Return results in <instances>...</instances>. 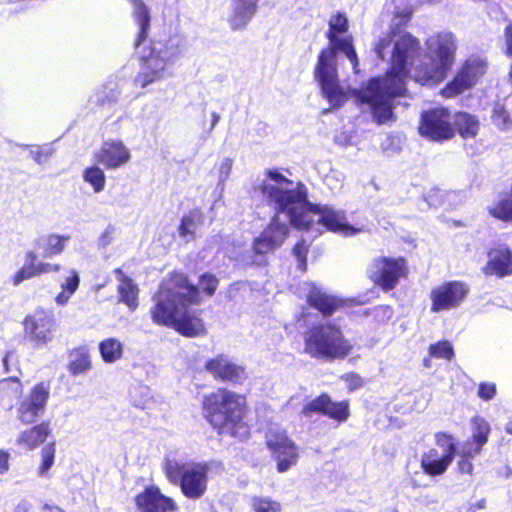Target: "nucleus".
Masks as SVG:
<instances>
[{
	"instance_id": "6e6552de",
	"label": "nucleus",
	"mask_w": 512,
	"mask_h": 512,
	"mask_svg": "<svg viewBox=\"0 0 512 512\" xmlns=\"http://www.w3.org/2000/svg\"><path fill=\"white\" fill-rule=\"evenodd\" d=\"M178 54V47L172 43L153 42L142 71L134 79L135 86L145 88L171 75Z\"/></svg>"
},
{
	"instance_id": "774afa93",
	"label": "nucleus",
	"mask_w": 512,
	"mask_h": 512,
	"mask_svg": "<svg viewBox=\"0 0 512 512\" xmlns=\"http://www.w3.org/2000/svg\"><path fill=\"white\" fill-rule=\"evenodd\" d=\"M34 158H35L36 162L41 163V153L40 152H37Z\"/></svg>"
},
{
	"instance_id": "2eb2a0df",
	"label": "nucleus",
	"mask_w": 512,
	"mask_h": 512,
	"mask_svg": "<svg viewBox=\"0 0 512 512\" xmlns=\"http://www.w3.org/2000/svg\"><path fill=\"white\" fill-rule=\"evenodd\" d=\"M205 369L214 378L235 384H240L247 378L245 368L232 362L226 355H218L208 360Z\"/></svg>"
},
{
	"instance_id": "49530a36",
	"label": "nucleus",
	"mask_w": 512,
	"mask_h": 512,
	"mask_svg": "<svg viewBox=\"0 0 512 512\" xmlns=\"http://www.w3.org/2000/svg\"><path fill=\"white\" fill-rule=\"evenodd\" d=\"M482 447V445L475 441H467L459 450L456 449V455L474 459L481 452Z\"/></svg>"
},
{
	"instance_id": "9d476101",
	"label": "nucleus",
	"mask_w": 512,
	"mask_h": 512,
	"mask_svg": "<svg viewBox=\"0 0 512 512\" xmlns=\"http://www.w3.org/2000/svg\"><path fill=\"white\" fill-rule=\"evenodd\" d=\"M266 445L277 463L279 473L287 472L297 464L299 453L296 444L278 427L271 426L266 432Z\"/></svg>"
},
{
	"instance_id": "ddd939ff",
	"label": "nucleus",
	"mask_w": 512,
	"mask_h": 512,
	"mask_svg": "<svg viewBox=\"0 0 512 512\" xmlns=\"http://www.w3.org/2000/svg\"><path fill=\"white\" fill-rule=\"evenodd\" d=\"M486 68L487 64L483 59H468L453 80L442 90V95L446 98H452L470 89L486 72Z\"/></svg>"
},
{
	"instance_id": "13d9d810",
	"label": "nucleus",
	"mask_w": 512,
	"mask_h": 512,
	"mask_svg": "<svg viewBox=\"0 0 512 512\" xmlns=\"http://www.w3.org/2000/svg\"><path fill=\"white\" fill-rule=\"evenodd\" d=\"M336 180L339 183H342L344 180V174L337 170H332L330 174L326 177L327 185H329L332 189L337 188L331 185V181Z\"/></svg>"
},
{
	"instance_id": "c9c22d12",
	"label": "nucleus",
	"mask_w": 512,
	"mask_h": 512,
	"mask_svg": "<svg viewBox=\"0 0 512 512\" xmlns=\"http://www.w3.org/2000/svg\"><path fill=\"white\" fill-rule=\"evenodd\" d=\"M56 455V443L55 441L47 443L41 449V463L37 469V474L40 477H45L49 470L54 465Z\"/></svg>"
},
{
	"instance_id": "f3484780",
	"label": "nucleus",
	"mask_w": 512,
	"mask_h": 512,
	"mask_svg": "<svg viewBox=\"0 0 512 512\" xmlns=\"http://www.w3.org/2000/svg\"><path fill=\"white\" fill-rule=\"evenodd\" d=\"M140 512H170L175 510L174 501L164 496L156 487H148L136 497Z\"/></svg>"
},
{
	"instance_id": "de8ad7c7",
	"label": "nucleus",
	"mask_w": 512,
	"mask_h": 512,
	"mask_svg": "<svg viewBox=\"0 0 512 512\" xmlns=\"http://www.w3.org/2000/svg\"><path fill=\"white\" fill-rule=\"evenodd\" d=\"M492 119L497 127L505 129L509 123V114L502 105L497 104L493 109Z\"/></svg>"
},
{
	"instance_id": "0eeeda50",
	"label": "nucleus",
	"mask_w": 512,
	"mask_h": 512,
	"mask_svg": "<svg viewBox=\"0 0 512 512\" xmlns=\"http://www.w3.org/2000/svg\"><path fill=\"white\" fill-rule=\"evenodd\" d=\"M169 481L180 486L181 492L189 499L201 498L208 484L210 464L207 462H181L167 459L164 465Z\"/></svg>"
},
{
	"instance_id": "423d86ee",
	"label": "nucleus",
	"mask_w": 512,
	"mask_h": 512,
	"mask_svg": "<svg viewBox=\"0 0 512 512\" xmlns=\"http://www.w3.org/2000/svg\"><path fill=\"white\" fill-rule=\"evenodd\" d=\"M426 44L433 58L429 65L415 69L414 79L422 85L436 84L445 78L453 64L456 39L451 32H442L431 36Z\"/></svg>"
},
{
	"instance_id": "a211bd4d",
	"label": "nucleus",
	"mask_w": 512,
	"mask_h": 512,
	"mask_svg": "<svg viewBox=\"0 0 512 512\" xmlns=\"http://www.w3.org/2000/svg\"><path fill=\"white\" fill-rule=\"evenodd\" d=\"M484 272L499 278L512 275V251L506 245L490 249Z\"/></svg>"
},
{
	"instance_id": "603ef678",
	"label": "nucleus",
	"mask_w": 512,
	"mask_h": 512,
	"mask_svg": "<svg viewBox=\"0 0 512 512\" xmlns=\"http://www.w3.org/2000/svg\"><path fill=\"white\" fill-rule=\"evenodd\" d=\"M341 379L346 383L350 391L357 390L363 385V379L356 373H347Z\"/></svg>"
},
{
	"instance_id": "bf43d9fd",
	"label": "nucleus",
	"mask_w": 512,
	"mask_h": 512,
	"mask_svg": "<svg viewBox=\"0 0 512 512\" xmlns=\"http://www.w3.org/2000/svg\"><path fill=\"white\" fill-rule=\"evenodd\" d=\"M113 228L108 227L99 237V244L103 247L109 245L112 241Z\"/></svg>"
},
{
	"instance_id": "5701e85b",
	"label": "nucleus",
	"mask_w": 512,
	"mask_h": 512,
	"mask_svg": "<svg viewBox=\"0 0 512 512\" xmlns=\"http://www.w3.org/2000/svg\"><path fill=\"white\" fill-rule=\"evenodd\" d=\"M70 240L68 235L49 234L36 239L35 249L38 256L52 258L61 254Z\"/></svg>"
},
{
	"instance_id": "8fccbe9b",
	"label": "nucleus",
	"mask_w": 512,
	"mask_h": 512,
	"mask_svg": "<svg viewBox=\"0 0 512 512\" xmlns=\"http://www.w3.org/2000/svg\"><path fill=\"white\" fill-rule=\"evenodd\" d=\"M496 385L491 382H481L478 387L477 395L484 401H489L496 395Z\"/></svg>"
},
{
	"instance_id": "4468645a",
	"label": "nucleus",
	"mask_w": 512,
	"mask_h": 512,
	"mask_svg": "<svg viewBox=\"0 0 512 512\" xmlns=\"http://www.w3.org/2000/svg\"><path fill=\"white\" fill-rule=\"evenodd\" d=\"M469 288L459 281H450L434 288L430 293L431 311L441 312L458 307L466 298Z\"/></svg>"
},
{
	"instance_id": "4c0bfd02",
	"label": "nucleus",
	"mask_w": 512,
	"mask_h": 512,
	"mask_svg": "<svg viewBox=\"0 0 512 512\" xmlns=\"http://www.w3.org/2000/svg\"><path fill=\"white\" fill-rule=\"evenodd\" d=\"M324 415L335 419L339 422H344L349 417V406L347 402H332L329 398L328 404L326 405Z\"/></svg>"
},
{
	"instance_id": "052dcab7",
	"label": "nucleus",
	"mask_w": 512,
	"mask_h": 512,
	"mask_svg": "<svg viewBox=\"0 0 512 512\" xmlns=\"http://www.w3.org/2000/svg\"><path fill=\"white\" fill-rule=\"evenodd\" d=\"M31 504L27 500L20 501L16 507L15 512H30Z\"/></svg>"
},
{
	"instance_id": "a878e982",
	"label": "nucleus",
	"mask_w": 512,
	"mask_h": 512,
	"mask_svg": "<svg viewBox=\"0 0 512 512\" xmlns=\"http://www.w3.org/2000/svg\"><path fill=\"white\" fill-rule=\"evenodd\" d=\"M133 6V14L139 25L138 37L135 46L139 47L147 37L150 28V10L143 0H131Z\"/></svg>"
},
{
	"instance_id": "72a5a7b5",
	"label": "nucleus",
	"mask_w": 512,
	"mask_h": 512,
	"mask_svg": "<svg viewBox=\"0 0 512 512\" xmlns=\"http://www.w3.org/2000/svg\"><path fill=\"white\" fill-rule=\"evenodd\" d=\"M129 396L133 406L141 409L147 408L153 398L151 389L143 384L131 387Z\"/></svg>"
},
{
	"instance_id": "680f3d73",
	"label": "nucleus",
	"mask_w": 512,
	"mask_h": 512,
	"mask_svg": "<svg viewBox=\"0 0 512 512\" xmlns=\"http://www.w3.org/2000/svg\"><path fill=\"white\" fill-rule=\"evenodd\" d=\"M41 512H63V511L59 506L45 504V505H43Z\"/></svg>"
},
{
	"instance_id": "aec40b11",
	"label": "nucleus",
	"mask_w": 512,
	"mask_h": 512,
	"mask_svg": "<svg viewBox=\"0 0 512 512\" xmlns=\"http://www.w3.org/2000/svg\"><path fill=\"white\" fill-rule=\"evenodd\" d=\"M260 0H231L229 24L233 31L244 29L258 11Z\"/></svg>"
},
{
	"instance_id": "c03bdc74",
	"label": "nucleus",
	"mask_w": 512,
	"mask_h": 512,
	"mask_svg": "<svg viewBox=\"0 0 512 512\" xmlns=\"http://www.w3.org/2000/svg\"><path fill=\"white\" fill-rule=\"evenodd\" d=\"M489 431V424L484 419H476L474 421L473 441L483 446L488 440Z\"/></svg>"
},
{
	"instance_id": "864d4df0",
	"label": "nucleus",
	"mask_w": 512,
	"mask_h": 512,
	"mask_svg": "<svg viewBox=\"0 0 512 512\" xmlns=\"http://www.w3.org/2000/svg\"><path fill=\"white\" fill-rule=\"evenodd\" d=\"M60 268L61 267L59 264H52V263H48V262L38 261V259L36 260V269H37L38 276L43 275V274H49L52 272H58L60 270Z\"/></svg>"
},
{
	"instance_id": "09e8293b",
	"label": "nucleus",
	"mask_w": 512,
	"mask_h": 512,
	"mask_svg": "<svg viewBox=\"0 0 512 512\" xmlns=\"http://www.w3.org/2000/svg\"><path fill=\"white\" fill-rule=\"evenodd\" d=\"M307 252L308 247L305 241H299L293 248V254L299 262L298 268L302 271H305L307 267Z\"/></svg>"
},
{
	"instance_id": "dca6fc26",
	"label": "nucleus",
	"mask_w": 512,
	"mask_h": 512,
	"mask_svg": "<svg viewBox=\"0 0 512 512\" xmlns=\"http://www.w3.org/2000/svg\"><path fill=\"white\" fill-rule=\"evenodd\" d=\"M95 159L107 169H117L130 161L131 153L121 140H110L102 144Z\"/></svg>"
},
{
	"instance_id": "7c9ffc66",
	"label": "nucleus",
	"mask_w": 512,
	"mask_h": 512,
	"mask_svg": "<svg viewBox=\"0 0 512 512\" xmlns=\"http://www.w3.org/2000/svg\"><path fill=\"white\" fill-rule=\"evenodd\" d=\"M44 412L27 398L23 397L17 407V419L22 424H33Z\"/></svg>"
},
{
	"instance_id": "4d7b16f0",
	"label": "nucleus",
	"mask_w": 512,
	"mask_h": 512,
	"mask_svg": "<svg viewBox=\"0 0 512 512\" xmlns=\"http://www.w3.org/2000/svg\"><path fill=\"white\" fill-rule=\"evenodd\" d=\"M9 470V453L0 450V474H4Z\"/></svg>"
},
{
	"instance_id": "5fc2aeb1",
	"label": "nucleus",
	"mask_w": 512,
	"mask_h": 512,
	"mask_svg": "<svg viewBox=\"0 0 512 512\" xmlns=\"http://www.w3.org/2000/svg\"><path fill=\"white\" fill-rule=\"evenodd\" d=\"M460 459L458 461V470L461 473L471 474L473 471V464L471 462V458L459 456Z\"/></svg>"
},
{
	"instance_id": "a18cd8bd",
	"label": "nucleus",
	"mask_w": 512,
	"mask_h": 512,
	"mask_svg": "<svg viewBox=\"0 0 512 512\" xmlns=\"http://www.w3.org/2000/svg\"><path fill=\"white\" fill-rule=\"evenodd\" d=\"M219 280L210 273H204L200 276L198 286L207 295L212 296L218 286Z\"/></svg>"
},
{
	"instance_id": "3c124183",
	"label": "nucleus",
	"mask_w": 512,
	"mask_h": 512,
	"mask_svg": "<svg viewBox=\"0 0 512 512\" xmlns=\"http://www.w3.org/2000/svg\"><path fill=\"white\" fill-rule=\"evenodd\" d=\"M233 165V160L229 157L222 159L219 164L218 172H219V184H224V182L228 179L231 169Z\"/></svg>"
},
{
	"instance_id": "f704fd0d",
	"label": "nucleus",
	"mask_w": 512,
	"mask_h": 512,
	"mask_svg": "<svg viewBox=\"0 0 512 512\" xmlns=\"http://www.w3.org/2000/svg\"><path fill=\"white\" fill-rule=\"evenodd\" d=\"M83 179L86 183L90 184L93 187L95 193H100L105 188V173L100 167L96 165L88 167L84 170Z\"/></svg>"
},
{
	"instance_id": "58836bf2",
	"label": "nucleus",
	"mask_w": 512,
	"mask_h": 512,
	"mask_svg": "<svg viewBox=\"0 0 512 512\" xmlns=\"http://www.w3.org/2000/svg\"><path fill=\"white\" fill-rule=\"evenodd\" d=\"M429 355L450 361L454 357V349L449 341L443 340L429 346Z\"/></svg>"
},
{
	"instance_id": "a19ab883",
	"label": "nucleus",
	"mask_w": 512,
	"mask_h": 512,
	"mask_svg": "<svg viewBox=\"0 0 512 512\" xmlns=\"http://www.w3.org/2000/svg\"><path fill=\"white\" fill-rule=\"evenodd\" d=\"M0 392L10 398H17L22 392V383L16 376L3 379L0 381Z\"/></svg>"
},
{
	"instance_id": "69168bd1",
	"label": "nucleus",
	"mask_w": 512,
	"mask_h": 512,
	"mask_svg": "<svg viewBox=\"0 0 512 512\" xmlns=\"http://www.w3.org/2000/svg\"><path fill=\"white\" fill-rule=\"evenodd\" d=\"M505 431L512 435V421L508 422L506 425H505Z\"/></svg>"
},
{
	"instance_id": "b1692460",
	"label": "nucleus",
	"mask_w": 512,
	"mask_h": 512,
	"mask_svg": "<svg viewBox=\"0 0 512 512\" xmlns=\"http://www.w3.org/2000/svg\"><path fill=\"white\" fill-rule=\"evenodd\" d=\"M119 282L117 291L120 296V302L124 303L129 309L135 310L138 307V287L133 280L127 277L121 269H116Z\"/></svg>"
},
{
	"instance_id": "338daca9",
	"label": "nucleus",
	"mask_w": 512,
	"mask_h": 512,
	"mask_svg": "<svg viewBox=\"0 0 512 512\" xmlns=\"http://www.w3.org/2000/svg\"><path fill=\"white\" fill-rule=\"evenodd\" d=\"M475 506H476L478 509H482V508H484V506H485V500H481V501H479Z\"/></svg>"
},
{
	"instance_id": "e433bc0d",
	"label": "nucleus",
	"mask_w": 512,
	"mask_h": 512,
	"mask_svg": "<svg viewBox=\"0 0 512 512\" xmlns=\"http://www.w3.org/2000/svg\"><path fill=\"white\" fill-rule=\"evenodd\" d=\"M489 213L501 221H512V199L506 195L496 205L489 208Z\"/></svg>"
},
{
	"instance_id": "bb28decb",
	"label": "nucleus",
	"mask_w": 512,
	"mask_h": 512,
	"mask_svg": "<svg viewBox=\"0 0 512 512\" xmlns=\"http://www.w3.org/2000/svg\"><path fill=\"white\" fill-rule=\"evenodd\" d=\"M123 343L116 338H107L99 343V352L105 363H115L123 356Z\"/></svg>"
},
{
	"instance_id": "c85d7f7f",
	"label": "nucleus",
	"mask_w": 512,
	"mask_h": 512,
	"mask_svg": "<svg viewBox=\"0 0 512 512\" xmlns=\"http://www.w3.org/2000/svg\"><path fill=\"white\" fill-rule=\"evenodd\" d=\"M80 284V277L76 270L69 271V275L61 283L62 291L55 297V302L59 306H65L72 295L77 291Z\"/></svg>"
},
{
	"instance_id": "39448f33",
	"label": "nucleus",
	"mask_w": 512,
	"mask_h": 512,
	"mask_svg": "<svg viewBox=\"0 0 512 512\" xmlns=\"http://www.w3.org/2000/svg\"><path fill=\"white\" fill-rule=\"evenodd\" d=\"M352 344L340 327L332 322L318 323L305 335V352L313 358L334 360L345 358Z\"/></svg>"
},
{
	"instance_id": "f257e3e1",
	"label": "nucleus",
	"mask_w": 512,
	"mask_h": 512,
	"mask_svg": "<svg viewBox=\"0 0 512 512\" xmlns=\"http://www.w3.org/2000/svg\"><path fill=\"white\" fill-rule=\"evenodd\" d=\"M348 20L342 13L332 16L329 21L327 37L330 46L323 49L318 56L315 69V78L321 88L322 96L332 108H340L350 97H354L357 104H366L371 110L374 120L384 124L393 116L392 102L397 96L405 93V77L408 64L419 51V41L410 33H391L380 39L375 52L380 59L385 58V51L393 42L391 69L385 77L372 78L361 90H346L339 83L336 53L343 52L349 59L354 73H358L359 60L352 45L351 38H339L337 34L347 31Z\"/></svg>"
},
{
	"instance_id": "2f4dec72",
	"label": "nucleus",
	"mask_w": 512,
	"mask_h": 512,
	"mask_svg": "<svg viewBox=\"0 0 512 512\" xmlns=\"http://www.w3.org/2000/svg\"><path fill=\"white\" fill-rule=\"evenodd\" d=\"M38 255L35 251H29L25 257V263L20 270L16 272L13 277V284L18 286L23 281L37 277L36 260Z\"/></svg>"
},
{
	"instance_id": "cd10ccee",
	"label": "nucleus",
	"mask_w": 512,
	"mask_h": 512,
	"mask_svg": "<svg viewBox=\"0 0 512 512\" xmlns=\"http://www.w3.org/2000/svg\"><path fill=\"white\" fill-rule=\"evenodd\" d=\"M91 368L89 351L86 347H79L70 353L69 371L72 375L85 373Z\"/></svg>"
},
{
	"instance_id": "f03ea898",
	"label": "nucleus",
	"mask_w": 512,
	"mask_h": 512,
	"mask_svg": "<svg viewBox=\"0 0 512 512\" xmlns=\"http://www.w3.org/2000/svg\"><path fill=\"white\" fill-rule=\"evenodd\" d=\"M267 177L254 188L255 195L275 210L270 224L253 242L257 255H265L280 247L289 233V224L306 231L322 233V228L350 236L358 229L347 223L345 213L328 205H314L308 200L307 188L294 183L277 169L265 171Z\"/></svg>"
},
{
	"instance_id": "37998d69",
	"label": "nucleus",
	"mask_w": 512,
	"mask_h": 512,
	"mask_svg": "<svg viewBox=\"0 0 512 512\" xmlns=\"http://www.w3.org/2000/svg\"><path fill=\"white\" fill-rule=\"evenodd\" d=\"M329 401V396L323 394L310 402H308L302 409V414L306 417H310L312 413H322L324 414L325 408H327V404Z\"/></svg>"
},
{
	"instance_id": "473e14b6",
	"label": "nucleus",
	"mask_w": 512,
	"mask_h": 512,
	"mask_svg": "<svg viewBox=\"0 0 512 512\" xmlns=\"http://www.w3.org/2000/svg\"><path fill=\"white\" fill-rule=\"evenodd\" d=\"M51 386L49 382H40L34 385L29 393L24 396L30 402L37 405L39 409L45 412L49 398H50Z\"/></svg>"
},
{
	"instance_id": "1a4fd4ad",
	"label": "nucleus",
	"mask_w": 512,
	"mask_h": 512,
	"mask_svg": "<svg viewBox=\"0 0 512 512\" xmlns=\"http://www.w3.org/2000/svg\"><path fill=\"white\" fill-rule=\"evenodd\" d=\"M22 326L24 339L36 348L52 343L58 330L54 312L43 307H38L27 314L22 321Z\"/></svg>"
},
{
	"instance_id": "412c9836",
	"label": "nucleus",
	"mask_w": 512,
	"mask_h": 512,
	"mask_svg": "<svg viewBox=\"0 0 512 512\" xmlns=\"http://www.w3.org/2000/svg\"><path fill=\"white\" fill-rule=\"evenodd\" d=\"M307 301L313 308L317 309L324 315H331L337 309L343 306V300L337 298L313 285L307 294Z\"/></svg>"
},
{
	"instance_id": "9b49d317",
	"label": "nucleus",
	"mask_w": 512,
	"mask_h": 512,
	"mask_svg": "<svg viewBox=\"0 0 512 512\" xmlns=\"http://www.w3.org/2000/svg\"><path fill=\"white\" fill-rule=\"evenodd\" d=\"M406 262L402 257L390 258L380 256L374 258L367 268L369 279L384 291L394 289L405 275Z\"/></svg>"
},
{
	"instance_id": "f8f14e48",
	"label": "nucleus",
	"mask_w": 512,
	"mask_h": 512,
	"mask_svg": "<svg viewBox=\"0 0 512 512\" xmlns=\"http://www.w3.org/2000/svg\"><path fill=\"white\" fill-rule=\"evenodd\" d=\"M419 133L433 141H444L454 136L450 112L447 108L438 107L423 111L419 125Z\"/></svg>"
},
{
	"instance_id": "ea45409f",
	"label": "nucleus",
	"mask_w": 512,
	"mask_h": 512,
	"mask_svg": "<svg viewBox=\"0 0 512 512\" xmlns=\"http://www.w3.org/2000/svg\"><path fill=\"white\" fill-rule=\"evenodd\" d=\"M254 512H281L282 506L278 501L269 497H254L252 500Z\"/></svg>"
},
{
	"instance_id": "c756f323",
	"label": "nucleus",
	"mask_w": 512,
	"mask_h": 512,
	"mask_svg": "<svg viewBox=\"0 0 512 512\" xmlns=\"http://www.w3.org/2000/svg\"><path fill=\"white\" fill-rule=\"evenodd\" d=\"M454 125L463 138L475 137L479 128L476 118L465 112H459L454 116Z\"/></svg>"
},
{
	"instance_id": "7ed1b4c3",
	"label": "nucleus",
	"mask_w": 512,
	"mask_h": 512,
	"mask_svg": "<svg viewBox=\"0 0 512 512\" xmlns=\"http://www.w3.org/2000/svg\"><path fill=\"white\" fill-rule=\"evenodd\" d=\"M153 300L150 313L155 324L173 328L186 337L204 332L199 311L190 307L200 303L199 288L186 275L175 273L164 280Z\"/></svg>"
},
{
	"instance_id": "79ce46f5",
	"label": "nucleus",
	"mask_w": 512,
	"mask_h": 512,
	"mask_svg": "<svg viewBox=\"0 0 512 512\" xmlns=\"http://www.w3.org/2000/svg\"><path fill=\"white\" fill-rule=\"evenodd\" d=\"M435 441L437 446L442 449L441 453L451 454V458L454 459V457L456 456L457 447L452 435L444 432H438L435 435Z\"/></svg>"
},
{
	"instance_id": "6e6d98bb",
	"label": "nucleus",
	"mask_w": 512,
	"mask_h": 512,
	"mask_svg": "<svg viewBox=\"0 0 512 512\" xmlns=\"http://www.w3.org/2000/svg\"><path fill=\"white\" fill-rule=\"evenodd\" d=\"M103 94L105 95L99 98V100L102 103H113L118 100L120 96V91L118 90V88H111L107 94L105 93V91L103 92Z\"/></svg>"
},
{
	"instance_id": "e2e57ef3",
	"label": "nucleus",
	"mask_w": 512,
	"mask_h": 512,
	"mask_svg": "<svg viewBox=\"0 0 512 512\" xmlns=\"http://www.w3.org/2000/svg\"><path fill=\"white\" fill-rule=\"evenodd\" d=\"M211 117H212V121H211V125L209 128V132H211L214 129V127L218 124V122L220 121V115L217 112H212Z\"/></svg>"
},
{
	"instance_id": "20e7f679",
	"label": "nucleus",
	"mask_w": 512,
	"mask_h": 512,
	"mask_svg": "<svg viewBox=\"0 0 512 512\" xmlns=\"http://www.w3.org/2000/svg\"><path fill=\"white\" fill-rule=\"evenodd\" d=\"M245 398L230 390L220 388L203 399V414L220 433L245 438L248 434L242 422Z\"/></svg>"
},
{
	"instance_id": "4be33fe9",
	"label": "nucleus",
	"mask_w": 512,
	"mask_h": 512,
	"mask_svg": "<svg viewBox=\"0 0 512 512\" xmlns=\"http://www.w3.org/2000/svg\"><path fill=\"white\" fill-rule=\"evenodd\" d=\"M453 458L451 454H443L438 449L432 448L421 455V468L429 476H439L444 474Z\"/></svg>"
},
{
	"instance_id": "6ab92c4d",
	"label": "nucleus",
	"mask_w": 512,
	"mask_h": 512,
	"mask_svg": "<svg viewBox=\"0 0 512 512\" xmlns=\"http://www.w3.org/2000/svg\"><path fill=\"white\" fill-rule=\"evenodd\" d=\"M51 433L50 422L43 421L21 431L16 438V444L25 451H33L45 443Z\"/></svg>"
},
{
	"instance_id": "0e129e2a",
	"label": "nucleus",
	"mask_w": 512,
	"mask_h": 512,
	"mask_svg": "<svg viewBox=\"0 0 512 512\" xmlns=\"http://www.w3.org/2000/svg\"><path fill=\"white\" fill-rule=\"evenodd\" d=\"M10 355L11 353L10 352H7L5 354V356L3 357L2 359V363H3V366H4V369L7 373L10 372V367H9V358H10Z\"/></svg>"
},
{
	"instance_id": "393cba45",
	"label": "nucleus",
	"mask_w": 512,
	"mask_h": 512,
	"mask_svg": "<svg viewBox=\"0 0 512 512\" xmlns=\"http://www.w3.org/2000/svg\"><path fill=\"white\" fill-rule=\"evenodd\" d=\"M204 222V215L199 209H193L185 214L180 221L178 233L186 242L195 238V232Z\"/></svg>"
}]
</instances>
